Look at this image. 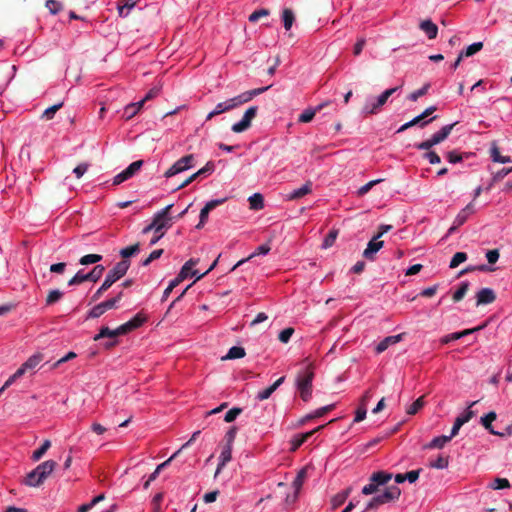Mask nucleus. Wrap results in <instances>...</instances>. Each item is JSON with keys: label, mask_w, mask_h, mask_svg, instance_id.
Instances as JSON below:
<instances>
[{"label": "nucleus", "mask_w": 512, "mask_h": 512, "mask_svg": "<svg viewBox=\"0 0 512 512\" xmlns=\"http://www.w3.org/2000/svg\"><path fill=\"white\" fill-rule=\"evenodd\" d=\"M469 290V282H462L457 291L452 296L454 302L461 301Z\"/></svg>", "instance_id": "nucleus-38"}, {"label": "nucleus", "mask_w": 512, "mask_h": 512, "mask_svg": "<svg viewBox=\"0 0 512 512\" xmlns=\"http://www.w3.org/2000/svg\"><path fill=\"white\" fill-rule=\"evenodd\" d=\"M241 413H242V408L234 407V408L230 409V410L225 414L224 421H225V422H227V423H231V422H233V421L237 418V416H239Z\"/></svg>", "instance_id": "nucleus-51"}, {"label": "nucleus", "mask_w": 512, "mask_h": 512, "mask_svg": "<svg viewBox=\"0 0 512 512\" xmlns=\"http://www.w3.org/2000/svg\"><path fill=\"white\" fill-rule=\"evenodd\" d=\"M449 465V457L439 455L437 459L430 463V467L435 469H445Z\"/></svg>", "instance_id": "nucleus-45"}, {"label": "nucleus", "mask_w": 512, "mask_h": 512, "mask_svg": "<svg viewBox=\"0 0 512 512\" xmlns=\"http://www.w3.org/2000/svg\"><path fill=\"white\" fill-rule=\"evenodd\" d=\"M63 296V293L58 290V289H55V290H51L47 297H46V305H52L54 303H56L57 301H59Z\"/></svg>", "instance_id": "nucleus-47"}, {"label": "nucleus", "mask_w": 512, "mask_h": 512, "mask_svg": "<svg viewBox=\"0 0 512 512\" xmlns=\"http://www.w3.org/2000/svg\"><path fill=\"white\" fill-rule=\"evenodd\" d=\"M305 477H306V470L305 469H301L298 472L296 478L294 479V481L292 483V486L295 489V494H294L292 499H290V497L287 496L286 502L289 503V502H294L296 500L297 494H298L299 490L301 489V487L303 485Z\"/></svg>", "instance_id": "nucleus-24"}, {"label": "nucleus", "mask_w": 512, "mask_h": 512, "mask_svg": "<svg viewBox=\"0 0 512 512\" xmlns=\"http://www.w3.org/2000/svg\"><path fill=\"white\" fill-rule=\"evenodd\" d=\"M270 250H271L270 245H268V244L260 245V246L256 249V251H255L253 254H251L247 259H242V260L238 261V262H237V264H236V265H234V267L232 268V270L236 269L238 266L242 265L245 261H247V260H249V259L253 258V257H254V256H256V255H265V254H267Z\"/></svg>", "instance_id": "nucleus-32"}, {"label": "nucleus", "mask_w": 512, "mask_h": 512, "mask_svg": "<svg viewBox=\"0 0 512 512\" xmlns=\"http://www.w3.org/2000/svg\"><path fill=\"white\" fill-rule=\"evenodd\" d=\"M63 107V102L57 103L49 108H47L41 118L45 120H51L54 118L56 112Z\"/></svg>", "instance_id": "nucleus-42"}, {"label": "nucleus", "mask_w": 512, "mask_h": 512, "mask_svg": "<svg viewBox=\"0 0 512 512\" xmlns=\"http://www.w3.org/2000/svg\"><path fill=\"white\" fill-rule=\"evenodd\" d=\"M269 13H270L269 10L268 9H264V8L256 10L253 13L250 14L249 21L250 22H256L260 18L268 16Z\"/></svg>", "instance_id": "nucleus-55"}, {"label": "nucleus", "mask_w": 512, "mask_h": 512, "mask_svg": "<svg viewBox=\"0 0 512 512\" xmlns=\"http://www.w3.org/2000/svg\"><path fill=\"white\" fill-rule=\"evenodd\" d=\"M500 253L498 249L489 250L486 253V258L489 264H495L499 259Z\"/></svg>", "instance_id": "nucleus-64"}, {"label": "nucleus", "mask_w": 512, "mask_h": 512, "mask_svg": "<svg viewBox=\"0 0 512 512\" xmlns=\"http://www.w3.org/2000/svg\"><path fill=\"white\" fill-rule=\"evenodd\" d=\"M140 251V243H135L131 246L125 247L120 250L119 254L122 260H128L129 257L136 255Z\"/></svg>", "instance_id": "nucleus-31"}, {"label": "nucleus", "mask_w": 512, "mask_h": 512, "mask_svg": "<svg viewBox=\"0 0 512 512\" xmlns=\"http://www.w3.org/2000/svg\"><path fill=\"white\" fill-rule=\"evenodd\" d=\"M496 294L491 288H482L476 294V305H487L495 301Z\"/></svg>", "instance_id": "nucleus-15"}, {"label": "nucleus", "mask_w": 512, "mask_h": 512, "mask_svg": "<svg viewBox=\"0 0 512 512\" xmlns=\"http://www.w3.org/2000/svg\"><path fill=\"white\" fill-rule=\"evenodd\" d=\"M43 360V355L38 353V354H34L32 355L31 357H29L22 365L21 367L19 368V370H22L23 371V375L28 371V370H33L34 368H36L38 366V364Z\"/></svg>", "instance_id": "nucleus-23"}, {"label": "nucleus", "mask_w": 512, "mask_h": 512, "mask_svg": "<svg viewBox=\"0 0 512 512\" xmlns=\"http://www.w3.org/2000/svg\"><path fill=\"white\" fill-rule=\"evenodd\" d=\"M172 207L173 204H170L158 211L154 215L152 222L142 230L143 234L154 231L155 234L150 240L151 246L155 245L164 236L165 231L172 226V217L169 216Z\"/></svg>", "instance_id": "nucleus-1"}, {"label": "nucleus", "mask_w": 512, "mask_h": 512, "mask_svg": "<svg viewBox=\"0 0 512 512\" xmlns=\"http://www.w3.org/2000/svg\"><path fill=\"white\" fill-rule=\"evenodd\" d=\"M429 88H430V84L426 83L422 88L409 94L408 99L411 101H417L418 98L424 96L428 92Z\"/></svg>", "instance_id": "nucleus-48"}, {"label": "nucleus", "mask_w": 512, "mask_h": 512, "mask_svg": "<svg viewBox=\"0 0 512 512\" xmlns=\"http://www.w3.org/2000/svg\"><path fill=\"white\" fill-rule=\"evenodd\" d=\"M435 145H437V142L434 140L433 137H431L421 143L416 144V148L418 150H424V151L428 152Z\"/></svg>", "instance_id": "nucleus-52"}, {"label": "nucleus", "mask_w": 512, "mask_h": 512, "mask_svg": "<svg viewBox=\"0 0 512 512\" xmlns=\"http://www.w3.org/2000/svg\"><path fill=\"white\" fill-rule=\"evenodd\" d=\"M130 267L129 260H121L106 275L104 282L92 295L91 302L98 301L104 292H106L116 281L121 279Z\"/></svg>", "instance_id": "nucleus-3"}, {"label": "nucleus", "mask_w": 512, "mask_h": 512, "mask_svg": "<svg viewBox=\"0 0 512 512\" xmlns=\"http://www.w3.org/2000/svg\"><path fill=\"white\" fill-rule=\"evenodd\" d=\"M483 48L482 42H475L471 45H469L464 51L461 52V54L464 57H470L479 52Z\"/></svg>", "instance_id": "nucleus-44"}, {"label": "nucleus", "mask_w": 512, "mask_h": 512, "mask_svg": "<svg viewBox=\"0 0 512 512\" xmlns=\"http://www.w3.org/2000/svg\"><path fill=\"white\" fill-rule=\"evenodd\" d=\"M446 158L450 163L456 164L463 160V154L457 152L456 150H452L446 153Z\"/></svg>", "instance_id": "nucleus-54"}, {"label": "nucleus", "mask_w": 512, "mask_h": 512, "mask_svg": "<svg viewBox=\"0 0 512 512\" xmlns=\"http://www.w3.org/2000/svg\"><path fill=\"white\" fill-rule=\"evenodd\" d=\"M231 458H232V446L226 445L220 454V458H219L220 462L217 466L215 476H217L221 472L222 468L226 465V463H228L231 460Z\"/></svg>", "instance_id": "nucleus-26"}, {"label": "nucleus", "mask_w": 512, "mask_h": 512, "mask_svg": "<svg viewBox=\"0 0 512 512\" xmlns=\"http://www.w3.org/2000/svg\"><path fill=\"white\" fill-rule=\"evenodd\" d=\"M282 20L284 28L286 30H290L295 20L293 11L289 8L284 9L282 12Z\"/></svg>", "instance_id": "nucleus-35"}, {"label": "nucleus", "mask_w": 512, "mask_h": 512, "mask_svg": "<svg viewBox=\"0 0 512 512\" xmlns=\"http://www.w3.org/2000/svg\"><path fill=\"white\" fill-rule=\"evenodd\" d=\"M424 158L427 159L430 164H439L441 162L440 156L435 151L426 152Z\"/></svg>", "instance_id": "nucleus-63"}, {"label": "nucleus", "mask_w": 512, "mask_h": 512, "mask_svg": "<svg viewBox=\"0 0 512 512\" xmlns=\"http://www.w3.org/2000/svg\"><path fill=\"white\" fill-rule=\"evenodd\" d=\"M51 447V442L50 440H45L42 445L36 449L33 454H32V460L33 461H38L40 460L44 454L47 452V450Z\"/></svg>", "instance_id": "nucleus-36"}, {"label": "nucleus", "mask_w": 512, "mask_h": 512, "mask_svg": "<svg viewBox=\"0 0 512 512\" xmlns=\"http://www.w3.org/2000/svg\"><path fill=\"white\" fill-rule=\"evenodd\" d=\"M420 29L427 35L429 39L437 37L438 27L431 20H424L420 23Z\"/></svg>", "instance_id": "nucleus-27"}, {"label": "nucleus", "mask_w": 512, "mask_h": 512, "mask_svg": "<svg viewBox=\"0 0 512 512\" xmlns=\"http://www.w3.org/2000/svg\"><path fill=\"white\" fill-rule=\"evenodd\" d=\"M404 333H400L393 336L385 337L379 344L376 346V353L380 354L384 352L390 345L396 344L403 339Z\"/></svg>", "instance_id": "nucleus-17"}, {"label": "nucleus", "mask_w": 512, "mask_h": 512, "mask_svg": "<svg viewBox=\"0 0 512 512\" xmlns=\"http://www.w3.org/2000/svg\"><path fill=\"white\" fill-rule=\"evenodd\" d=\"M105 313L101 303L95 305L88 313H87V316H86V319H95V318H99L100 316H102L103 314Z\"/></svg>", "instance_id": "nucleus-50"}, {"label": "nucleus", "mask_w": 512, "mask_h": 512, "mask_svg": "<svg viewBox=\"0 0 512 512\" xmlns=\"http://www.w3.org/2000/svg\"><path fill=\"white\" fill-rule=\"evenodd\" d=\"M57 463L54 460H47L39 464L35 469L29 472L23 480V483L29 487H38L53 472Z\"/></svg>", "instance_id": "nucleus-5"}, {"label": "nucleus", "mask_w": 512, "mask_h": 512, "mask_svg": "<svg viewBox=\"0 0 512 512\" xmlns=\"http://www.w3.org/2000/svg\"><path fill=\"white\" fill-rule=\"evenodd\" d=\"M89 281L88 274H84L82 271H78L69 281L68 285H79L83 282Z\"/></svg>", "instance_id": "nucleus-46"}, {"label": "nucleus", "mask_w": 512, "mask_h": 512, "mask_svg": "<svg viewBox=\"0 0 512 512\" xmlns=\"http://www.w3.org/2000/svg\"><path fill=\"white\" fill-rule=\"evenodd\" d=\"M181 282L182 281L179 278H177V277L175 279H173L169 283L168 287L164 290V293H163V296H162V301L167 300V298L169 297V295L173 291V289L175 287H177Z\"/></svg>", "instance_id": "nucleus-56"}, {"label": "nucleus", "mask_w": 512, "mask_h": 512, "mask_svg": "<svg viewBox=\"0 0 512 512\" xmlns=\"http://www.w3.org/2000/svg\"><path fill=\"white\" fill-rule=\"evenodd\" d=\"M401 489L392 485L387 487L382 494L374 496L366 505L365 511L376 510L381 505L395 502L400 498Z\"/></svg>", "instance_id": "nucleus-7"}, {"label": "nucleus", "mask_w": 512, "mask_h": 512, "mask_svg": "<svg viewBox=\"0 0 512 512\" xmlns=\"http://www.w3.org/2000/svg\"><path fill=\"white\" fill-rule=\"evenodd\" d=\"M194 165V156L192 154L183 156L177 160L165 173L164 177L170 178L181 172L188 170Z\"/></svg>", "instance_id": "nucleus-10"}, {"label": "nucleus", "mask_w": 512, "mask_h": 512, "mask_svg": "<svg viewBox=\"0 0 512 512\" xmlns=\"http://www.w3.org/2000/svg\"><path fill=\"white\" fill-rule=\"evenodd\" d=\"M284 380L285 376H282L269 387L265 388L262 391H259L256 396L257 400L263 401L268 399L276 391V389L284 382Z\"/></svg>", "instance_id": "nucleus-20"}, {"label": "nucleus", "mask_w": 512, "mask_h": 512, "mask_svg": "<svg viewBox=\"0 0 512 512\" xmlns=\"http://www.w3.org/2000/svg\"><path fill=\"white\" fill-rule=\"evenodd\" d=\"M225 201H226V198L215 199V200H211V201L207 202L206 205L200 211L199 222L196 225V228L197 229L203 228L205 223L208 220L210 211L215 209L217 206L223 204Z\"/></svg>", "instance_id": "nucleus-11"}, {"label": "nucleus", "mask_w": 512, "mask_h": 512, "mask_svg": "<svg viewBox=\"0 0 512 512\" xmlns=\"http://www.w3.org/2000/svg\"><path fill=\"white\" fill-rule=\"evenodd\" d=\"M337 236H338V231L337 230H331L326 235V237H325V239L323 241L322 247L325 248V249L331 247L335 243Z\"/></svg>", "instance_id": "nucleus-49"}, {"label": "nucleus", "mask_w": 512, "mask_h": 512, "mask_svg": "<svg viewBox=\"0 0 512 512\" xmlns=\"http://www.w3.org/2000/svg\"><path fill=\"white\" fill-rule=\"evenodd\" d=\"M328 103H322L316 106L314 109H306L299 115L298 121L301 123H308L313 120L315 114L322 110Z\"/></svg>", "instance_id": "nucleus-25"}, {"label": "nucleus", "mask_w": 512, "mask_h": 512, "mask_svg": "<svg viewBox=\"0 0 512 512\" xmlns=\"http://www.w3.org/2000/svg\"><path fill=\"white\" fill-rule=\"evenodd\" d=\"M23 376V371L22 370H19L17 369V371L11 375L7 380L6 382L4 383V385L0 388V389H3V391L8 388L10 385H12L18 378L22 377Z\"/></svg>", "instance_id": "nucleus-59"}, {"label": "nucleus", "mask_w": 512, "mask_h": 512, "mask_svg": "<svg viewBox=\"0 0 512 512\" xmlns=\"http://www.w3.org/2000/svg\"><path fill=\"white\" fill-rule=\"evenodd\" d=\"M102 260V255L100 254H87L80 258L79 263L81 265H90L98 263Z\"/></svg>", "instance_id": "nucleus-41"}, {"label": "nucleus", "mask_w": 512, "mask_h": 512, "mask_svg": "<svg viewBox=\"0 0 512 512\" xmlns=\"http://www.w3.org/2000/svg\"><path fill=\"white\" fill-rule=\"evenodd\" d=\"M456 124L457 122L443 126L438 132L433 134L431 137L434 138L437 144H440L450 135L452 129Z\"/></svg>", "instance_id": "nucleus-28"}, {"label": "nucleus", "mask_w": 512, "mask_h": 512, "mask_svg": "<svg viewBox=\"0 0 512 512\" xmlns=\"http://www.w3.org/2000/svg\"><path fill=\"white\" fill-rule=\"evenodd\" d=\"M397 87L385 90L377 99H369L362 108V113L372 115L387 102L388 98L397 91Z\"/></svg>", "instance_id": "nucleus-9"}, {"label": "nucleus", "mask_w": 512, "mask_h": 512, "mask_svg": "<svg viewBox=\"0 0 512 512\" xmlns=\"http://www.w3.org/2000/svg\"><path fill=\"white\" fill-rule=\"evenodd\" d=\"M251 122L252 121L249 118L243 115L242 119L239 122L233 124L231 129L235 133L244 132L251 126Z\"/></svg>", "instance_id": "nucleus-33"}, {"label": "nucleus", "mask_w": 512, "mask_h": 512, "mask_svg": "<svg viewBox=\"0 0 512 512\" xmlns=\"http://www.w3.org/2000/svg\"><path fill=\"white\" fill-rule=\"evenodd\" d=\"M146 321V317L142 314H136L131 320L120 325L114 330L108 327H102L98 334L93 337L94 341H99L102 338H116L120 335H125L137 328H139Z\"/></svg>", "instance_id": "nucleus-4"}, {"label": "nucleus", "mask_w": 512, "mask_h": 512, "mask_svg": "<svg viewBox=\"0 0 512 512\" xmlns=\"http://www.w3.org/2000/svg\"><path fill=\"white\" fill-rule=\"evenodd\" d=\"M453 437L454 436H451V434L449 436L442 435V436L435 437V438L432 439V441L429 444L426 445V448H428V449H433V448L441 449Z\"/></svg>", "instance_id": "nucleus-29"}, {"label": "nucleus", "mask_w": 512, "mask_h": 512, "mask_svg": "<svg viewBox=\"0 0 512 512\" xmlns=\"http://www.w3.org/2000/svg\"><path fill=\"white\" fill-rule=\"evenodd\" d=\"M46 7L52 14H57L62 9V4L56 0H47Z\"/></svg>", "instance_id": "nucleus-60"}, {"label": "nucleus", "mask_w": 512, "mask_h": 512, "mask_svg": "<svg viewBox=\"0 0 512 512\" xmlns=\"http://www.w3.org/2000/svg\"><path fill=\"white\" fill-rule=\"evenodd\" d=\"M491 158L494 162L498 163H509L511 159L509 156H502L497 146L491 148Z\"/></svg>", "instance_id": "nucleus-39"}, {"label": "nucleus", "mask_w": 512, "mask_h": 512, "mask_svg": "<svg viewBox=\"0 0 512 512\" xmlns=\"http://www.w3.org/2000/svg\"><path fill=\"white\" fill-rule=\"evenodd\" d=\"M215 165L212 161L206 163V165L196 172L198 177L210 174L214 171Z\"/></svg>", "instance_id": "nucleus-62"}, {"label": "nucleus", "mask_w": 512, "mask_h": 512, "mask_svg": "<svg viewBox=\"0 0 512 512\" xmlns=\"http://www.w3.org/2000/svg\"><path fill=\"white\" fill-rule=\"evenodd\" d=\"M105 267L103 265H96L88 274L89 281L97 282L101 277Z\"/></svg>", "instance_id": "nucleus-40"}, {"label": "nucleus", "mask_w": 512, "mask_h": 512, "mask_svg": "<svg viewBox=\"0 0 512 512\" xmlns=\"http://www.w3.org/2000/svg\"><path fill=\"white\" fill-rule=\"evenodd\" d=\"M314 379V371L311 364L299 371L296 376V387L301 399L307 402L312 397V382Z\"/></svg>", "instance_id": "nucleus-6"}, {"label": "nucleus", "mask_w": 512, "mask_h": 512, "mask_svg": "<svg viewBox=\"0 0 512 512\" xmlns=\"http://www.w3.org/2000/svg\"><path fill=\"white\" fill-rule=\"evenodd\" d=\"M248 201L252 210H261L264 207V198L260 193L253 194Z\"/></svg>", "instance_id": "nucleus-30"}, {"label": "nucleus", "mask_w": 512, "mask_h": 512, "mask_svg": "<svg viewBox=\"0 0 512 512\" xmlns=\"http://www.w3.org/2000/svg\"><path fill=\"white\" fill-rule=\"evenodd\" d=\"M467 260V254L465 252H457L452 257L449 267L451 269H454L458 267L461 263L465 262Z\"/></svg>", "instance_id": "nucleus-43"}, {"label": "nucleus", "mask_w": 512, "mask_h": 512, "mask_svg": "<svg viewBox=\"0 0 512 512\" xmlns=\"http://www.w3.org/2000/svg\"><path fill=\"white\" fill-rule=\"evenodd\" d=\"M490 487L495 490L504 489L510 487V483L506 478H496Z\"/></svg>", "instance_id": "nucleus-57"}, {"label": "nucleus", "mask_w": 512, "mask_h": 512, "mask_svg": "<svg viewBox=\"0 0 512 512\" xmlns=\"http://www.w3.org/2000/svg\"><path fill=\"white\" fill-rule=\"evenodd\" d=\"M143 160H137L132 162L127 168V172L133 177L142 167Z\"/></svg>", "instance_id": "nucleus-61"}, {"label": "nucleus", "mask_w": 512, "mask_h": 512, "mask_svg": "<svg viewBox=\"0 0 512 512\" xmlns=\"http://www.w3.org/2000/svg\"><path fill=\"white\" fill-rule=\"evenodd\" d=\"M475 213V205L473 202L467 204L455 217L454 223L458 226H462L468 219V217Z\"/></svg>", "instance_id": "nucleus-18"}, {"label": "nucleus", "mask_w": 512, "mask_h": 512, "mask_svg": "<svg viewBox=\"0 0 512 512\" xmlns=\"http://www.w3.org/2000/svg\"><path fill=\"white\" fill-rule=\"evenodd\" d=\"M312 186H313V183L310 180L306 181L302 187L293 190L288 195V199L289 200H297V199L304 197L305 195L312 192Z\"/></svg>", "instance_id": "nucleus-21"}, {"label": "nucleus", "mask_w": 512, "mask_h": 512, "mask_svg": "<svg viewBox=\"0 0 512 512\" xmlns=\"http://www.w3.org/2000/svg\"><path fill=\"white\" fill-rule=\"evenodd\" d=\"M294 333V329L291 327L285 328L279 333L278 339L282 343H287Z\"/></svg>", "instance_id": "nucleus-58"}, {"label": "nucleus", "mask_w": 512, "mask_h": 512, "mask_svg": "<svg viewBox=\"0 0 512 512\" xmlns=\"http://www.w3.org/2000/svg\"><path fill=\"white\" fill-rule=\"evenodd\" d=\"M382 181V179H376V180H372L368 183H366L365 185L361 186L358 191H357V194L359 196H363L365 195L366 193H368L373 186H375L376 184L380 183Z\"/></svg>", "instance_id": "nucleus-53"}, {"label": "nucleus", "mask_w": 512, "mask_h": 512, "mask_svg": "<svg viewBox=\"0 0 512 512\" xmlns=\"http://www.w3.org/2000/svg\"><path fill=\"white\" fill-rule=\"evenodd\" d=\"M383 244V241H379L376 237H373L363 251V257L368 260H374L376 253L383 247Z\"/></svg>", "instance_id": "nucleus-16"}, {"label": "nucleus", "mask_w": 512, "mask_h": 512, "mask_svg": "<svg viewBox=\"0 0 512 512\" xmlns=\"http://www.w3.org/2000/svg\"><path fill=\"white\" fill-rule=\"evenodd\" d=\"M144 101L140 100L135 103H130L124 107L122 118L125 120L132 119L142 109Z\"/></svg>", "instance_id": "nucleus-19"}, {"label": "nucleus", "mask_w": 512, "mask_h": 512, "mask_svg": "<svg viewBox=\"0 0 512 512\" xmlns=\"http://www.w3.org/2000/svg\"><path fill=\"white\" fill-rule=\"evenodd\" d=\"M269 88V86L267 87H262V88H256V89H253V90H250V91H246L236 97H233V98H230L224 102H220L218 103L214 110L211 111L207 117H206V121H209L211 120L213 117L217 116V115H220L222 113H225V112H228L244 103H247L249 102L250 100L253 99V97L255 96H258L260 94H262L263 92H265L267 89Z\"/></svg>", "instance_id": "nucleus-2"}, {"label": "nucleus", "mask_w": 512, "mask_h": 512, "mask_svg": "<svg viewBox=\"0 0 512 512\" xmlns=\"http://www.w3.org/2000/svg\"><path fill=\"white\" fill-rule=\"evenodd\" d=\"M199 263V259L191 258L188 260L181 268L180 272L177 275L181 281L185 280L189 276H199L198 270H193V267Z\"/></svg>", "instance_id": "nucleus-14"}, {"label": "nucleus", "mask_w": 512, "mask_h": 512, "mask_svg": "<svg viewBox=\"0 0 512 512\" xmlns=\"http://www.w3.org/2000/svg\"><path fill=\"white\" fill-rule=\"evenodd\" d=\"M497 415L494 411L489 412L485 416L481 417V424L484 426L486 430L489 431L490 434L497 436H504L503 433L497 432L492 427V422L496 420Z\"/></svg>", "instance_id": "nucleus-22"}, {"label": "nucleus", "mask_w": 512, "mask_h": 512, "mask_svg": "<svg viewBox=\"0 0 512 512\" xmlns=\"http://www.w3.org/2000/svg\"><path fill=\"white\" fill-rule=\"evenodd\" d=\"M393 477L392 473L386 471L374 472L369 478V484L362 488L363 495H371L378 491L379 486L386 485Z\"/></svg>", "instance_id": "nucleus-8"}, {"label": "nucleus", "mask_w": 512, "mask_h": 512, "mask_svg": "<svg viewBox=\"0 0 512 512\" xmlns=\"http://www.w3.org/2000/svg\"><path fill=\"white\" fill-rule=\"evenodd\" d=\"M478 401H474L472 402L469 407L467 408L466 411H464L463 414H461L460 416H458L456 419H455V422L453 424V427L451 429V436H456L460 430V428L465 424L467 423L468 421H470V419L473 418L474 416V411H472L470 408L473 407Z\"/></svg>", "instance_id": "nucleus-12"}, {"label": "nucleus", "mask_w": 512, "mask_h": 512, "mask_svg": "<svg viewBox=\"0 0 512 512\" xmlns=\"http://www.w3.org/2000/svg\"><path fill=\"white\" fill-rule=\"evenodd\" d=\"M425 404V401H424V396H421L419 397L418 399H416L412 404H410L407 409H406V413L408 415H415L416 413H418V411L420 409L423 408Z\"/></svg>", "instance_id": "nucleus-37"}, {"label": "nucleus", "mask_w": 512, "mask_h": 512, "mask_svg": "<svg viewBox=\"0 0 512 512\" xmlns=\"http://www.w3.org/2000/svg\"><path fill=\"white\" fill-rule=\"evenodd\" d=\"M325 426L326 425H320L309 432L298 434V435L294 436L293 439L291 440V451H296L310 437H312L316 432L322 430Z\"/></svg>", "instance_id": "nucleus-13"}, {"label": "nucleus", "mask_w": 512, "mask_h": 512, "mask_svg": "<svg viewBox=\"0 0 512 512\" xmlns=\"http://www.w3.org/2000/svg\"><path fill=\"white\" fill-rule=\"evenodd\" d=\"M245 349L240 346H233L229 349L227 355L223 357L222 359H240L245 356Z\"/></svg>", "instance_id": "nucleus-34"}]
</instances>
